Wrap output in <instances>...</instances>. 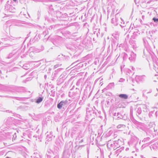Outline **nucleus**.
<instances>
[{"label":"nucleus","instance_id":"nucleus-8","mask_svg":"<svg viewBox=\"0 0 158 158\" xmlns=\"http://www.w3.org/2000/svg\"><path fill=\"white\" fill-rule=\"evenodd\" d=\"M13 120V118L9 117L4 121L5 123L9 127H11L12 126L14 125Z\"/></svg>","mask_w":158,"mask_h":158},{"label":"nucleus","instance_id":"nucleus-25","mask_svg":"<svg viewBox=\"0 0 158 158\" xmlns=\"http://www.w3.org/2000/svg\"><path fill=\"white\" fill-rule=\"evenodd\" d=\"M143 53L144 55L146 56H149L150 55V52L148 51L147 48L144 49Z\"/></svg>","mask_w":158,"mask_h":158},{"label":"nucleus","instance_id":"nucleus-11","mask_svg":"<svg viewBox=\"0 0 158 158\" xmlns=\"http://www.w3.org/2000/svg\"><path fill=\"white\" fill-rule=\"evenodd\" d=\"M112 53L111 52L110 54V55H109V61L110 60H112L111 62L110 63V64H109L110 66H113L114 65L115 62L116 61V60H117L118 58L119 57V56L118 57V58H117L116 60L114 61V60H113V59L114 58V57L116 56V54L114 55L112 57Z\"/></svg>","mask_w":158,"mask_h":158},{"label":"nucleus","instance_id":"nucleus-9","mask_svg":"<svg viewBox=\"0 0 158 158\" xmlns=\"http://www.w3.org/2000/svg\"><path fill=\"white\" fill-rule=\"evenodd\" d=\"M145 75L136 76L135 77V80L138 83L142 82L145 81Z\"/></svg>","mask_w":158,"mask_h":158},{"label":"nucleus","instance_id":"nucleus-30","mask_svg":"<svg viewBox=\"0 0 158 158\" xmlns=\"http://www.w3.org/2000/svg\"><path fill=\"white\" fill-rule=\"evenodd\" d=\"M66 74L65 73H63L60 77V79H62L63 80H64L66 78Z\"/></svg>","mask_w":158,"mask_h":158},{"label":"nucleus","instance_id":"nucleus-47","mask_svg":"<svg viewBox=\"0 0 158 158\" xmlns=\"http://www.w3.org/2000/svg\"><path fill=\"white\" fill-rule=\"evenodd\" d=\"M143 42H144V44L145 45H147V44H148V42L147 41L146 38H143Z\"/></svg>","mask_w":158,"mask_h":158},{"label":"nucleus","instance_id":"nucleus-20","mask_svg":"<svg viewBox=\"0 0 158 158\" xmlns=\"http://www.w3.org/2000/svg\"><path fill=\"white\" fill-rule=\"evenodd\" d=\"M136 115L139 118L141 119V118L139 116V115H141V114L142 112V109L141 108L139 107L136 109Z\"/></svg>","mask_w":158,"mask_h":158},{"label":"nucleus","instance_id":"nucleus-35","mask_svg":"<svg viewBox=\"0 0 158 158\" xmlns=\"http://www.w3.org/2000/svg\"><path fill=\"white\" fill-rule=\"evenodd\" d=\"M142 108L143 112H148V109L146 105H143L142 106Z\"/></svg>","mask_w":158,"mask_h":158},{"label":"nucleus","instance_id":"nucleus-28","mask_svg":"<svg viewBox=\"0 0 158 158\" xmlns=\"http://www.w3.org/2000/svg\"><path fill=\"white\" fill-rule=\"evenodd\" d=\"M22 67L23 69L26 70H27L30 68V66L29 64H25L23 65Z\"/></svg>","mask_w":158,"mask_h":158},{"label":"nucleus","instance_id":"nucleus-62","mask_svg":"<svg viewBox=\"0 0 158 158\" xmlns=\"http://www.w3.org/2000/svg\"><path fill=\"white\" fill-rule=\"evenodd\" d=\"M117 114L116 113H114V117H113V118L116 119V118H117Z\"/></svg>","mask_w":158,"mask_h":158},{"label":"nucleus","instance_id":"nucleus-42","mask_svg":"<svg viewBox=\"0 0 158 158\" xmlns=\"http://www.w3.org/2000/svg\"><path fill=\"white\" fill-rule=\"evenodd\" d=\"M6 87V86L0 84V90H2L5 91L6 90L5 89Z\"/></svg>","mask_w":158,"mask_h":158},{"label":"nucleus","instance_id":"nucleus-3","mask_svg":"<svg viewBox=\"0 0 158 158\" xmlns=\"http://www.w3.org/2000/svg\"><path fill=\"white\" fill-rule=\"evenodd\" d=\"M71 102V100L68 99H66L65 100H62L58 103L57 106V107L60 110H64Z\"/></svg>","mask_w":158,"mask_h":158},{"label":"nucleus","instance_id":"nucleus-13","mask_svg":"<svg viewBox=\"0 0 158 158\" xmlns=\"http://www.w3.org/2000/svg\"><path fill=\"white\" fill-rule=\"evenodd\" d=\"M70 156V153L68 150H64L63 153L62 158H69Z\"/></svg>","mask_w":158,"mask_h":158},{"label":"nucleus","instance_id":"nucleus-48","mask_svg":"<svg viewBox=\"0 0 158 158\" xmlns=\"http://www.w3.org/2000/svg\"><path fill=\"white\" fill-rule=\"evenodd\" d=\"M81 80L80 79L77 81L76 83V85L77 86H79L80 85L81 83Z\"/></svg>","mask_w":158,"mask_h":158},{"label":"nucleus","instance_id":"nucleus-27","mask_svg":"<svg viewBox=\"0 0 158 158\" xmlns=\"http://www.w3.org/2000/svg\"><path fill=\"white\" fill-rule=\"evenodd\" d=\"M11 98L19 101H23L25 99H27L28 98H19L18 97H11Z\"/></svg>","mask_w":158,"mask_h":158},{"label":"nucleus","instance_id":"nucleus-16","mask_svg":"<svg viewBox=\"0 0 158 158\" xmlns=\"http://www.w3.org/2000/svg\"><path fill=\"white\" fill-rule=\"evenodd\" d=\"M53 136V135H52V131L50 132L49 133V134H48L47 135L46 138L47 141H49L52 140V139Z\"/></svg>","mask_w":158,"mask_h":158},{"label":"nucleus","instance_id":"nucleus-6","mask_svg":"<svg viewBox=\"0 0 158 158\" xmlns=\"http://www.w3.org/2000/svg\"><path fill=\"white\" fill-rule=\"evenodd\" d=\"M52 42L56 46H59L63 41V38L57 35L54 36Z\"/></svg>","mask_w":158,"mask_h":158},{"label":"nucleus","instance_id":"nucleus-60","mask_svg":"<svg viewBox=\"0 0 158 158\" xmlns=\"http://www.w3.org/2000/svg\"><path fill=\"white\" fill-rule=\"evenodd\" d=\"M100 29H98V34L99 35V37H102V35L101 34H100Z\"/></svg>","mask_w":158,"mask_h":158},{"label":"nucleus","instance_id":"nucleus-37","mask_svg":"<svg viewBox=\"0 0 158 158\" xmlns=\"http://www.w3.org/2000/svg\"><path fill=\"white\" fill-rule=\"evenodd\" d=\"M113 141L114 142L113 144L115 146V149H116L118 148V146H119L118 143L116 142L117 141L116 140H114Z\"/></svg>","mask_w":158,"mask_h":158},{"label":"nucleus","instance_id":"nucleus-49","mask_svg":"<svg viewBox=\"0 0 158 158\" xmlns=\"http://www.w3.org/2000/svg\"><path fill=\"white\" fill-rule=\"evenodd\" d=\"M13 141H15V139L17 137V135H16V133H15L13 135Z\"/></svg>","mask_w":158,"mask_h":158},{"label":"nucleus","instance_id":"nucleus-46","mask_svg":"<svg viewBox=\"0 0 158 158\" xmlns=\"http://www.w3.org/2000/svg\"><path fill=\"white\" fill-rule=\"evenodd\" d=\"M155 109H156V110H155V112L154 114V116H155L156 117H157V108H155Z\"/></svg>","mask_w":158,"mask_h":158},{"label":"nucleus","instance_id":"nucleus-52","mask_svg":"<svg viewBox=\"0 0 158 158\" xmlns=\"http://www.w3.org/2000/svg\"><path fill=\"white\" fill-rule=\"evenodd\" d=\"M130 116L131 118L133 117V110L132 109H131Z\"/></svg>","mask_w":158,"mask_h":158},{"label":"nucleus","instance_id":"nucleus-63","mask_svg":"<svg viewBox=\"0 0 158 158\" xmlns=\"http://www.w3.org/2000/svg\"><path fill=\"white\" fill-rule=\"evenodd\" d=\"M55 155V156L53 158H59L58 154H56Z\"/></svg>","mask_w":158,"mask_h":158},{"label":"nucleus","instance_id":"nucleus-54","mask_svg":"<svg viewBox=\"0 0 158 158\" xmlns=\"http://www.w3.org/2000/svg\"><path fill=\"white\" fill-rule=\"evenodd\" d=\"M48 32V31L47 30H46L45 31H44L43 32V33L41 35H44L45 36L47 34Z\"/></svg>","mask_w":158,"mask_h":158},{"label":"nucleus","instance_id":"nucleus-12","mask_svg":"<svg viewBox=\"0 0 158 158\" xmlns=\"http://www.w3.org/2000/svg\"><path fill=\"white\" fill-rule=\"evenodd\" d=\"M96 113H97L95 111L93 110L87 111V115L89 116V115H90L92 116V118H93V117H95V116H96Z\"/></svg>","mask_w":158,"mask_h":158},{"label":"nucleus","instance_id":"nucleus-36","mask_svg":"<svg viewBox=\"0 0 158 158\" xmlns=\"http://www.w3.org/2000/svg\"><path fill=\"white\" fill-rule=\"evenodd\" d=\"M155 112V110H153L151 111L149 113V116L150 118H151L153 117V116H154V114Z\"/></svg>","mask_w":158,"mask_h":158},{"label":"nucleus","instance_id":"nucleus-40","mask_svg":"<svg viewBox=\"0 0 158 158\" xmlns=\"http://www.w3.org/2000/svg\"><path fill=\"white\" fill-rule=\"evenodd\" d=\"M114 83L113 82L109 83V89H114Z\"/></svg>","mask_w":158,"mask_h":158},{"label":"nucleus","instance_id":"nucleus-10","mask_svg":"<svg viewBox=\"0 0 158 158\" xmlns=\"http://www.w3.org/2000/svg\"><path fill=\"white\" fill-rule=\"evenodd\" d=\"M5 9L9 12H14L15 9L13 6L9 4H6L5 6Z\"/></svg>","mask_w":158,"mask_h":158},{"label":"nucleus","instance_id":"nucleus-22","mask_svg":"<svg viewBox=\"0 0 158 158\" xmlns=\"http://www.w3.org/2000/svg\"><path fill=\"white\" fill-rule=\"evenodd\" d=\"M118 96L121 98L126 99L128 98V96L126 94H121L118 95Z\"/></svg>","mask_w":158,"mask_h":158},{"label":"nucleus","instance_id":"nucleus-7","mask_svg":"<svg viewBox=\"0 0 158 158\" xmlns=\"http://www.w3.org/2000/svg\"><path fill=\"white\" fill-rule=\"evenodd\" d=\"M117 133L114 129L109 131V142L111 140H114L116 138L117 135Z\"/></svg>","mask_w":158,"mask_h":158},{"label":"nucleus","instance_id":"nucleus-14","mask_svg":"<svg viewBox=\"0 0 158 158\" xmlns=\"http://www.w3.org/2000/svg\"><path fill=\"white\" fill-rule=\"evenodd\" d=\"M85 92H84V95L82 98V99L79 102V104L80 105H82L84 103V102L86 99L87 95H85Z\"/></svg>","mask_w":158,"mask_h":158},{"label":"nucleus","instance_id":"nucleus-5","mask_svg":"<svg viewBox=\"0 0 158 158\" xmlns=\"http://www.w3.org/2000/svg\"><path fill=\"white\" fill-rule=\"evenodd\" d=\"M80 93L81 92L80 89L77 88H76L74 91L73 92H69V95L70 97L79 99L80 97Z\"/></svg>","mask_w":158,"mask_h":158},{"label":"nucleus","instance_id":"nucleus-41","mask_svg":"<svg viewBox=\"0 0 158 158\" xmlns=\"http://www.w3.org/2000/svg\"><path fill=\"white\" fill-rule=\"evenodd\" d=\"M14 38V40H19L20 42H22L24 40L23 38H22L21 37H15Z\"/></svg>","mask_w":158,"mask_h":158},{"label":"nucleus","instance_id":"nucleus-57","mask_svg":"<svg viewBox=\"0 0 158 158\" xmlns=\"http://www.w3.org/2000/svg\"><path fill=\"white\" fill-rule=\"evenodd\" d=\"M46 156L47 158H51V156L50 155V153L48 152V154H46Z\"/></svg>","mask_w":158,"mask_h":158},{"label":"nucleus","instance_id":"nucleus-4","mask_svg":"<svg viewBox=\"0 0 158 158\" xmlns=\"http://www.w3.org/2000/svg\"><path fill=\"white\" fill-rule=\"evenodd\" d=\"M44 49V47L41 46L40 48H36L34 47H31L28 51L29 53V56L31 57H32L35 56V53H38L40 52L43 50Z\"/></svg>","mask_w":158,"mask_h":158},{"label":"nucleus","instance_id":"nucleus-38","mask_svg":"<svg viewBox=\"0 0 158 158\" xmlns=\"http://www.w3.org/2000/svg\"><path fill=\"white\" fill-rule=\"evenodd\" d=\"M72 104H70L69 105V106L68 107V108H67L66 110V111L67 112L70 111V113H71V112L72 111V110H73V109H72L70 111V109L72 107Z\"/></svg>","mask_w":158,"mask_h":158},{"label":"nucleus","instance_id":"nucleus-23","mask_svg":"<svg viewBox=\"0 0 158 158\" xmlns=\"http://www.w3.org/2000/svg\"><path fill=\"white\" fill-rule=\"evenodd\" d=\"M121 150H120V149H117L115 151H112L110 152V155H111L113 153L114 155H116L117 154V156H118V155L119 153L121 152Z\"/></svg>","mask_w":158,"mask_h":158},{"label":"nucleus","instance_id":"nucleus-53","mask_svg":"<svg viewBox=\"0 0 158 158\" xmlns=\"http://www.w3.org/2000/svg\"><path fill=\"white\" fill-rule=\"evenodd\" d=\"M51 96L54 97L55 95V91L54 90H51Z\"/></svg>","mask_w":158,"mask_h":158},{"label":"nucleus","instance_id":"nucleus-15","mask_svg":"<svg viewBox=\"0 0 158 158\" xmlns=\"http://www.w3.org/2000/svg\"><path fill=\"white\" fill-rule=\"evenodd\" d=\"M136 54L133 52H131L130 54V57H129V59L131 61H133L135 60L136 58Z\"/></svg>","mask_w":158,"mask_h":158},{"label":"nucleus","instance_id":"nucleus-43","mask_svg":"<svg viewBox=\"0 0 158 158\" xmlns=\"http://www.w3.org/2000/svg\"><path fill=\"white\" fill-rule=\"evenodd\" d=\"M37 37L36 36V35L35 36L34 38L32 39H31L30 40V42L31 43H34V42L35 41L37 40Z\"/></svg>","mask_w":158,"mask_h":158},{"label":"nucleus","instance_id":"nucleus-32","mask_svg":"<svg viewBox=\"0 0 158 158\" xmlns=\"http://www.w3.org/2000/svg\"><path fill=\"white\" fill-rule=\"evenodd\" d=\"M122 55L123 56V58L124 60H126L128 57L127 54L125 52L123 53Z\"/></svg>","mask_w":158,"mask_h":158},{"label":"nucleus","instance_id":"nucleus-24","mask_svg":"<svg viewBox=\"0 0 158 158\" xmlns=\"http://www.w3.org/2000/svg\"><path fill=\"white\" fill-rule=\"evenodd\" d=\"M27 108V106H21L17 107V110H26Z\"/></svg>","mask_w":158,"mask_h":158},{"label":"nucleus","instance_id":"nucleus-33","mask_svg":"<svg viewBox=\"0 0 158 158\" xmlns=\"http://www.w3.org/2000/svg\"><path fill=\"white\" fill-rule=\"evenodd\" d=\"M110 148H109V151L113 149V151H114L115 149V146H114L113 144L111 143L110 144Z\"/></svg>","mask_w":158,"mask_h":158},{"label":"nucleus","instance_id":"nucleus-59","mask_svg":"<svg viewBox=\"0 0 158 158\" xmlns=\"http://www.w3.org/2000/svg\"><path fill=\"white\" fill-rule=\"evenodd\" d=\"M158 145V144L157 143H155L153 146V147H152V148H155V146H156V147L157 146V145Z\"/></svg>","mask_w":158,"mask_h":158},{"label":"nucleus","instance_id":"nucleus-64","mask_svg":"<svg viewBox=\"0 0 158 158\" xmlns=\"http://www.w3.org/2000/svg\"><path fill=\"white\" fill-rule=\"evenodd\" d=\"M84 145H80L78 147V149L81 148L84 146Z\"/></svg>","mask_w":158,"mask_h":158},{"label":"nucleus","instance_id":"nucleus-61","mask_svg":"<svg viewBox=\"0 0 158 158\" xmlns=\"http://www.w3.org/2000/svg\"><path fill=\"white\" fill-rule=\"evenodd\" d=\"M66 47L68 49H69L71 50H73V48L72 46H66Z\"/></svg>","mask_w":158,"mask_h":158},{"label":"nucleus","instance_id":"nucleus-17","mask_svg":"<svg viewBox=\"0 0 158 158\" xmlns=\"http://www.w3.org/2000/svg\"><path fill=\"white\" fill-rule=\"evenodd\" d=\"M125 115H122L120 113H117V118H116V119L118 120L120 119L125 120V119L124 118Z\"/></svg>","mask_w":158,"mask_h":158},{"label":"nucleus","instance_id":"nucleus-39","mask_svg":"<svg viewBox=\"0 0 158 158\" xmlns=\"http://www.w3.org/2000/svg\"><path fill=\"white\" fill-rule=\"evenodd\" d=\"M15 55V53H11L8 56L7 58V59H10L13 57Z\"/></svg>","mask_w":158,"mask_h":158},{"label":"nucleus","instance_id":"nucleus-21","mask_svg":"<svg viewBox=\"0 0 158 158\" xmlns=\"http://www.w3.org/2000/svg\"><path fill=\"white\" fill-rule=\"evenodd\" d=\"M44 99V97L41 96L37 97L35 100V102L38 104H39L42 102Z\"/></svg>","mask_w":158,"mask_h":158},{"label":"nucleus","instance_id":"nucleus-18","mask_svg":"<svg viewBox=\"0 0 158 158\" xmlns=\"http://www.w3.org/2000/svg\"><path fill=\"white\" fill-rule=\"evenodd\" d=\"M138 141L137 138L135 139L134 138H132L131 139V140L130 142V143H133V144L135 145V146L136 148V145L138 144Z\"/></svg>","mask_w":158,"mask_h":158},{"label":"nucleus","instance_id":"nucleus-50","mask_svg":"<svg viewBox=\"0 0 158 158\" xmlns=\"http://www.w3.org/2000/svg\"><path fill=\"white\" fill-rule=\"evenodd\" d=\"M125 127V126L123 124H119L117 126L118 128H120L121 127L124 128Z\"/></svg>","mask_w":158,"mask_h":158},{"label":"nucleus","instance_id":"nucleus-55","mask_svg":"<svg viewBox=\"0 0 158 158\" xmlns=\"http://www.w3.org/2000/svg\"><path fill=\"white\" fill-rule=\"evenodd\" d=\"M98 30H97L96 31H94V34L96 35L97 37H99V35L98 34Z\"/></svg>","mask_w":158,"mask_h":158},{"label":"nucleus","instance_id":"nucleus-2","mask_svg":"<svg viewBox=\"0 0 158 158\" xmlns=\"http://www.w3.org/2000/svg\"><path fill=\"white\" fill-rule=\"evenodd\" d=\"M109 85H108L106 88H105L102 90V94L103 97L104 98H106V99H104L102 102V107L103 108H104L106 110H108V108L109 105Z\"/></svg>","mask_w":158,"mask_h":158},{"label":"nucleus","instance_id":"nucleus-19","mask_svg":"<svg viewBox=\"0 0 158 158\" xmlns=\"http://www.w3.org/2000/svg\"><path fill=\"white\" fill-rule=\"evenodd\" d=\"M84 135V133L82 131H80L79 132L77 137L76 139V140H80V138H82Z\"/></svg>","mask_w":158,"mask_h":158},{"label":"nucleus","instance_id":"nucleus-26","mask_svg":"<svg viewBox=\"0 0 158 158\" xmlns=\"http://www.w3.org/2000/svg\"><path fill=\"white\" fill-rule=\"evenodd\" d=\"M25 88L24 87H18L17 91L18 92H24L25 91Z\"/></svg>","mask_w":158,"mask_h":158},{"label":"nucleus","instance_id":"nucleus-31","mask_svg":"<svg viewBox=\"0 0 158 158\" xmlns=\"http://www.w3.org/2000/svg\"><path fill=\"white\" fill-rule=\"evenodd\" d=\"M59 149L57 147H55L54 148V152H53V154L54 155L58 154L59 153Z\"/></svg>","mask_w":158,"mask_h":158},{"label":"nucleus","instance_id":"nucleus-34","mask_svg":"<svg viewBox=\"0 0 158 158\" xmlns=\"http://www.w3.org/2000/svg\"><path fill=\"white\" fill-rule=\"evenodd\" d=\"M153 69L155 70V71L157 70L156 69V68L158 67V61H156V62L154 63L153 64Z\"/></svg>","mask_w":158,"mask_h":158},{"label":"nucleus","instance_id":"nucleus-1","mask_svg":"<svg viewBox=\"0 0 158 158\" xmlns=\"http://www.w3.org/2000/svg\"><path fill=\"white\" fill-rule=\"evenodd\" d=\"M118 15V14H116L115 18H112L111 20L112 28L115 31V32L112 34V37H111V39L113 40V43L112 44V46L115 45V43L118 40L119 36V33L118 31V18L117 17Z\"/></svg>","mask_w":158,"mask_h":158},{"label":"nucleus","instance_id":"nucleus-56","mask_svg":"<svg viewBox=\"0 0 158 158\" xmlns=\"http://www.w3.org/2000/svg\"><path fill=\"white\" fill-rule=\"evenodd\" d=\"M17 117L19 118L20 120H23V118L22 116H21L19 114H17Z\"/></svg>","mask_w":158,"mask_h":158},{"label":"nucleus","instance_id":"nucleus-51","mask_svg":"<svg viewBox=\"0 0 158 158\" xmlns=\"http://www.w3.org/2000/svg\"><path fill=\"white\" fill-rule=\"evenodd\" d=\"M152 20L154 22L156 23H158V18H156L155 17H154L152 19Z\"/></svg>","mask_w":158,"mask_h":158},{"label":"nucleus","instance_id":"nucleus-45","mask_svg":"<svg viewBox=\"0 0 158 158\" xmlns=\"http://www.w3.org/2000/svg\"><path fill=\"white\" fill-rule=\"evenodd\" d=\"M25 46H22L21 48V54H22L24 53L25 50Z\"/></svg>","mask_w":158,"mask_h":158},{"label":"nucleus","instance_id":"nucleus-58","mask_svg":"<svg viewBox=\"0 0 158 158\" xmlns=\"http://www.w3.org/2000/svg\"><path fill=\"white\" fill-rule=\"evenodd\" d=\"M94 134H92L90 136V139H92L93 140H94Z\"/></svg>","mask_w":158,"mask_h":158},{"label":"nucleus","instance_id":"nucleus-29","mask_svg":"<svg viewBox=\"0 0 158 158\" xmlns=\"http://www.w3.org/2000/svg\"><path fill=\"white\" fill-rule=\"evenodd\" d=\"M150 138L148 137L146 138H145L142 140V142L146 143H148V142L150 140Z\"/></svg>","mask_w":158,"mask_h":158},{"label":"nucleus","instance_id":"nucleus-44","mask_svg":"<svg viewBox=\"0 0 158 158\" xmlns=\"http://www.w3.org/2000/svg\"><path fill=\"white\" fill-rule=\"evenodd\" d=\"M149 145L148 143H146L143 144L141 148V150L143 149L145 147L147 146H148Z\"/></svg>","mask_w":158,"mask_h":158}]
</instances>
